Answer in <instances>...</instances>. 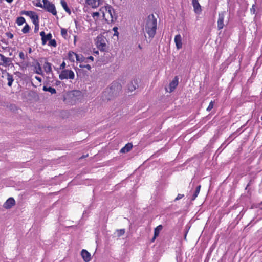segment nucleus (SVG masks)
I'll return each mask as SVG.
<instances>
[{"label": "nucleus", "mask_w": 262, "mask_h": 262, "mask_svg": "<svg viewBox=\"0 0 262 262\" xmlns=\"http://www.w3.org/2000/svg\"><path fill=\"white\" fill-rule=\"evenodd\" d=\"M157 29V19L152 14L148 16V19L146 23L145 30L150 37H153L156 33Z\"/></svg>", "instance_id": "obj_1"}, {"label": "nucleus", "mask_w": 262, "mask_h": 262, "mask_svg": "<svg viewBox=\"0 0 262 262\" xmlns=\"http://www.w3.org/2000/svg\"><path fill=\"white\" fill-rule=\"evenodd\" d=\"M105 12L103 13L104 17H110V21L113 22L114 19L116 20L117 18V15L115 12L114 9L111 6L107 5L105 7Z\"/></svg>", "instance_id": "obj_2"}, {"label": "nucleus", "mask_w": 262, "mask_h": 262, "mask_svg": "<svg viewBox=\"0 0 262 262\" xmlns=\"http://www.w3.org/2000/svg\"><path fill=\"white\" fill-rule=\"evenodd\" d=\"M43 3V8L47 11L52 13L53 15H57V11L55 5L48 0H42Z\"/></svg>", "instance_id": "obj_3"}, {"label": "nucleus", "mask_w": 262, "mask_h": 262, "mask_svg": "<svg viewBox=\"0 0 262 262\" xmlns=\"http://www.w3.org/2000/svg\"><path fill=\"white\" fill-rule=\"evenodd\" d=\"M75 77V74L71 70H63L59 74V78L61 80L63 79H73Z\"/></svg>", "instance_id": "obj_4"}, {"label": "nucleus", "mask_w": 262, "mask_h": 262, "mask_svg": "<svg viewBox=\"0 0 262 262\" xmlns=\"http://www.w3.org/2000/svg\"><path fill=\"white\" fill-rule=\"evenodd\" d=\"M96 45L97 47L102 51H106V45L104 39L102 36H97L96 38Z\"/></svg>", "instance_id": "obj_5"}, {"label": "nucleus", "mask_w": 262, "mask_h": 262, "mask_svg": "<svg viewBox=\"0 0 262 262\" xmlns=\"http://www.w3.org/2000/svg\"><path fill=\"white\" fill-rule=\"evenodd\" d=\"M103 0H85V3L93 8L98 7L103 4Z\"/></svg>", "instance_id": "obj_6"}, {"label": "nucleus", "mask_w": 262, "mask_h": 262, "mask_svg": "<svg viewBox=\"0 0 262 262\" xmlns=\"http://www.w3.org/2000/svg\"><path fill=\"white\" fill-rule=\"evenodd\" d=\"M75 55V57H76V60L78 62H85V57H84L81 54H76L74 52H69V54H68V56H69V58L70 60H71L72 58L71 57V55Z\"/></svg>", "instance_id": "obj_7"}, {"label": "nucleus", "mask_w": 262, "mask_h": 262, "mask_svg": "<svg viewBox=\"0 0 262 262\" xmlns=\"http://www.w3.org/2000/svg\"><path fill=\"white\" fill-rule=\"evenodd\" d=\"M15 204V200L13 198L11 197L9 198L8 200H7V201L5 202V203L3 205V207L6 209H10L13 206H14Z\"/></svg>", "instance_id": "obj_8"}, {"label": "nucleus", "mask_w": 262, "mask_h": 262, "mask_svg": "<svg viewBox=\"0 0 262 262\" xmlns=\"http://www.w3.org/2000/svg\"><path fill=\"white\" fill-rule=\"evenodd\" d=\"M224 13H219V18L217 20V28L219 30H221L223 28L224 24Z\"/></svg>", "instance_id": "obj_9"}, {"label": "nucleus", "mask_w": 262, "mask_h": 262, "mask_svg": "<svg viewBox=\"0 0 262 262\" xmlns=\"http://www.w3.org/2000/svg\"><path fill=\"white\" fill-rule=\"evenodd\" d=\"M81 255L85 262H89L91 260V254L85 249L81 250Z\"/></svg>", "instance_id": "obj_10"}, {"label": "nucleus", "mask_w": 262, "mask_h": 262, "mask_svg": "<svg viewBox=\"0 0 262 262\" xmlns=\"http://www.w3.org/2000/svg\"><path fill=\"white\" fill-rule=\"evenodd\" d=\"M138 87L137 79H134L128 84V90L130 92H133Z\"/></svg>", "instance_id": "obj_11"}, {"label": "nucleus", "mask_w": 262, "mask_h": 262, "mask_svg": "<svg viewBox=\"0 0 262 262\" xmlns=\"http://www.w3.org/2000/svg\"><path fill=\"white\" fill-rule=\"evenodd\" d=\"M179 78L177 76H175L172 81L169 84L170 92H171L174 90L178 84Z\"/></svg>", "instance_id": "obj_12"}, {"label": "nucleus", "mask_w": 262, "mask_h": 262, "mask_svg": "<svg viewBox=\"0 0 262 262\" xmlns=\"http://www.w3.org/2000/svg\"><path fill=\"white\" fill-rule=\"evenodd\" d=\"M192 5L195 13L200 14L202 11L201 7L198 0H192Z\"/></svg>", "instance_id": "obj_13"}, {"label": "nucleus", "mask_w": 262, "mask_h": 262, "mask_svg": "<svg viewBox=\"0 0 262 262\" xmlns=\"http://www.w3.org/2000/svg\"><path fill=\"white\" fill-rule=\"evenodd\" d=\"M174 42L178 49H180L182 47V37L180 34L175 36Z\"/></svg>", "instance_id": "obj_14"}, {"label": "nucleus", "mask_w": 262, "mask_h": 262, "mask_svg": "<svg viewBox=\"0 0 262 262\" xmlns=\"http://www.w3.org/2000/svg\"><path fill=\"white\" fill-rule=\"evenodd\" d=\"M52 64L48 62V61H46L45 62L43 68L46 72V73L48 74H49L50 73H52Z\"/></svg>", "instance_id": "obj_15"}, {"label": "nucleus", "mask_w": 262, "mask_h": 262, "mask_svg": "<svg viewBox=\"0 0 262 262\" xmlns=\"http://www.w3.org/2000/svg\"><path fill=\"white\" fill-rule=\"evenodd\" d=\"M11 62H12L11 58H8V57H6L5 56H4L3 55L2 62V63L1 65L4 66H9L10 65Z\"/></svg>", "instance_id": "obj_16"}, {"label": "nucleus", "mask_w": 262, "mask_h": 262, "mask_svg": "<svg viewBox=\"0 0 262 262\" xmlns=\"http://www.w3.org/2000/svg\"><path fill=\"white\" fill-rule=\"evenodd\" d=\"M132 147L133 145L130 143H128L127 144H126V145L124 147L121 148V149L120 150V152L122 153L127 152L131 150Z\"/></svg>", "instance_id": "obj_17"}, {"label": "nucleus", "mask_w": 262, "mask_h": 262, "mask_svg": "<svg viewBox=\"0 0 262 262\" xmlns=\"http://www.w3.org/2000/svg\"><path fill=\"white\" fill-rule=\"evenodd\" d=\"M60 3L63 7V8L64 9V10L69 14L70 15L71 14V11L70 9L68 6L67 2L64 0H61Z\"/></svg>", "instance_id": "obj_18"}, {"label": "nucleus", "mask_w": 262, "mask_h": 262, "mask_svg": "<svg viewBox=\"0 0 262 262\" xmlns=\"http://www.w3.org/2000/svg\"><path fill=\"white\" fill-rule=\"evenodd\" d=\"M52 38V35L51 33H49L46 35L43 38H41L42 40V45H45L46 44L48 41H50L51 39Z\"/></svg>", "instance_id": "obj_19"}, {"label": "nucleus", "mask_w": 262, "mask_h": 262, "mask_svg": "<svg viewBox=\"0 0 262 262\" xmlns=\"http://www.w3.org/2000/svg\"><path fill=\"white\" fill-rule=\"evenodd\" d=\"M35 72L39 75H43V72L40 64L39 62L36 63L35 67Z\"/></svg>", "instance_id": "obj_20"}, {"label": "nucleus", "mask_w": 262, "mask_h": 262, "mask_svg": "<svg viewBox=\"0 0 262 262\" xmlns=\"http://www.w3.org/2000/svg\"><path fill=\"white\" fill-rule=\"evenodd\" d=\"M42 90L45 92H49L51 93V94H54L56 93V90L54 88H52L51 86L48 87L47 86L44 85L43 86Z\"/></svg>", "instance_id": "obj_21"}, {"label": "nucleus", "mask_w": 262, "mask_h": 262, "mask_svg": "<svg viewBox=\"0 0 262 262\" xmlns=\"http://www.w3.org/2000/svg\"><path fill=\"white\" fill-rule=\"evenodd\" d=\"M163 229V226L162 225H160L158 226L156 228H155L154 230V235H155V238H157L159 235L160 232Z\"/></svg>", "instance_id": "obj_22"}, {"label": "nucleus", "mask_w": 262, "mask_h": 262, "mask_svg": "<svg viewBox=\"0 0 262 262\" xmlns=\"http://www.w3.org/2000/svg\"><path fill=\"white\" fill-rule=\"evenodd\" d=\"M7 79L8 81V85L9 86H11L12 84L13 81H14L13 76L9 73H7Z\"/></svg>", "instance_id": "obj_23"}, {"label": "nucleus", "mask_w": 262, "mask_h": 262, "mask_svg": "<svg viewBox=\"0 0 262 262\" xmlns=\"http://www.w3.org/2000/svg\"><path fill=\"white\" fill-rule=\"evenodd\" d=\"M33 23V24L39 23V17L38 15L34 12V14L30 17Z\"/></svg>", "instance_id": "obj_24"}, {"label": "nucleus", "mask_w": 262, "mask_h": 262, "mask_svg": "<svg viewBox=\"0 0 262 262\" xmlns=\"http://www.w3.org/2000/svg\"><path fill=\"white\" fill-rule=\"evenodd\" d=\"M200 189H201V185H199L196 187L195 190L194 191V193L192 194V196L191 198L192 201L196 199V198L198 196V194H199Z\"/></svg>", "instance_id": "obj_25"}, {"label": "nucleus", "mask_w": 262, "mask_h": 262, "mask_svg": "<svg viewBox=\"0 0 262 262\" xmlns=\"http://www.w3.org/2000/svg\"><path fill=\"white\" fill-rule=\"evenodd\" d=\"M34 11H25V10H24V11H21L20 12V14L21 15H26L28 16H29V17H30V16H32L33 14H34Z\"/></svg>", "instance_id": "obj_26"}, {"label": "nucleus", "mask_w": 262, "mask_h": 262, "mask_svg": "<svg viewBox=\"0 0 262 262\" xmlns=\"http://www.w3.org/2000/svg\"><path fill=\"white\" fill-rule=\"evenodd\" d=\"M25 23V19L23 17H19L17 18L16 23L18 26H21Z\"/></svg>", "instance_id": "obj_27"}, {"label": "nucleus", "mask_w": 262, "mask_h": 262, "mask_svg": "<svg viewBox=\"0 0 262 262\" xmlns=\"http://www.w3.org/2000/svg\"><path fill=\"white\" fill-rule=\"evenodd\" d=\"M61 35L64 39H67L68 36L67 30L65 28H61Z\"/></svg>", "instance_id": "obj_28"}, {"label": "nucleus", "mask_w": 262, "mask_h": 262, "mask_svg": "<svg viewBox=\"0 0 262 262\" xmlns=\"http://www.w3.org/2000/svg\"><path fill=\"white\" fill-rule=\"evenodd\" d=\"M30 27L28 24H26L23 28L21 31L23 33L26 34L29 32Z\"/></svg>", "instance_id": "obj_29"}, {"label": "nucleus", "mask_w": 262, "mask_h": 262, "mask_svg": "<svg viewBox=\"0 0 262 262\" xmlns=\"http://www.w3.org/2000/svg\"><path fill=\"white\" fill-rule=\"evenodd\" d=\"M48 45L51 47H56L57 46L56 41L55 39H52L51 38L48 43Z\"/></svg>", "instance_id": "obj_30"}, {"label": "nucleus", "mask_w": 262, "mask_h": 262, "mask_svg": "<svg viewBox=\"0 0 262 262\" xmlns=\"http://www.w3.org/2000/svg\"><path fill=\"white\" fill-rule=\"evenodd\" d=\"M231 140H230L229 139H228L226 141H225L219 148V150L221 148H224L226 147V146L231 142Z\"/></svg>", "instance_id": "obj_31"}, {"label": "nucleus", "mask_w": 262, "mask_h": 262, "mask_svg": "<svg viewBox=\"0 0 262 262\" xmlns=\"http://www.w3.org/2000/svg\"><path fill=\"white\" fill-rule=\"evenodd\" d=\"M99 15H100V13L98 12H93L92 14V16L93 17V18L95 19V21L98 20Z\"/></svg>", "instance_id": "obj_32"}, {"label": "nucleus", "mask_w": 262, "mask_h": 262, "mask_svg": "<svg viewBox=\"0 0 262 262\" xmlns=\"http://www.w3.org/2000/svg\"><path fill=\"white\" fill-rule=\"evenodd\" d=\"M117 236L118 237H120L121 236L123 235L125 233V230L123 229L117 230Z\"/></svg>", "instance_id": "obj_33"}, {"label": "nucleus", "mask_w": 262, "mask_h": 262, "mask_svg": "<svg viewBox=\"0 0 262 262\" xmlns=\"http://www.w3.org/2000/svg\"><path fill=\"white\" fill-rule=\"evenodd\" d=\"M213 106H214V101H211L208 107L207 108L206 110L208 111V112H210L213 108Z\"/></svg>", "instance_id": "obj_34"}, {"label": "nucleus", "mask_w": 262, "mask_h": 262, "mask_svg": "<svg viewBox=\"0 0 262 262\" xmlns=\"http://www.w3.org/2000/svg\"><path fill=\"white\" fill-rule=\"evenodd\" d=\"M34 5L36 7L43 8V4H41L40 0H37L35 3H34Z\"/></svg>", "instance_id": "obj_35"}, {"label": "nucleus", "mask_w": 262, "mask_h": 262, "mask_svg": "<svg viewBox=\"0 0 262 262\" xmlns=\"http://www.w3.org/2000/svg\"><path fill=\"white\" fill-rule=\"evenodd\" d=\"M79 67L81 68H86V69L90 70L91 69V66L90 64H80L79 65Z\"/></svg>", "instance_id": "obj_36"}, {"label": "nucleus", "mask_w": 262, "mask_h": 262, "mask_svg": "<svg viewBox=\"0 0 262 262\" xmlns=\"http://www.w3.org/2000/svg\"><path fill=\"white\" fill-rule=\"evenodd\" d=\"M19 57L21 60H25L27 58V55H25L23 52H20L19 54Z\"/></svg>", "instance_id": "obj_37"}, {"label": "nucleus", "mask_w": 262, "mask_h": 262, "mask_svg": "<svg viewBox=\"0 0 262 262\" xmlns=\"http://www.w3.org/2000/svg\"><path fill=\"white\" fill-rule=\"evenodd\" d=\"M250 12L252 14H255L256 12V8H255V4L252 5V8L250 9Z\"/></svg>", "instance_id": "obj_38"}, {"label": "nucleus", "mask_w": 262, "mask_h": 262, "mask_svg": "<svg viewBox=\"0 0 262 262\" xmlns=\"http://www.w3.org/2000/svg\"><path fill=\"white\" fill-rule=\"evenodd\" d=\"M35 25V28H34V32L35 33H37L38 30H39V23H37V24H34Z\"/></svg>", "instance_id": "obj_39"}, {"label": "nucleus", "mask_w": 262, "mask_h": 262, "mask_svg": "<svg viewBox=\"0 0 262 262\" xmlns=\"http://www.w3.org/2000/svg\"><path fill=\"white\" fill-rule=\"evenodd\" d=\"M113 30L114 31V36H118V34H119V33L118 32V28L117 27H114L113 28Z\"/></svg>", "instance_id": "obj_40"}, {"label": "nucleus", "mask_w": 262, "mask_h": 262, "mask_svg": "<svg viewBox=\"0 0 262 262\" xmlns=\"http://www.w3.org/2000/svg\"><path fill=\"white\" fill-rule=\"evenodd\" d=\"M184 196V194H178L177 196L175 198L174 201H178L182 199Z\"/></svg>", "instance_id": "obj_41"}, {"label": "nucleus", "mask_w": 262, "mask_h": 262, "mask_svg": "<svg viewBox=\"0 0 262 262\" xmlns=\"http://www.w3.org/2000/svg\"><path fill=\"white\" fill-rule=\"evenodd\" d=\"M91 60V61H94V57L92 56H89L87 58H85V62L87 63L88 62V60Z\"/></svg>", "instance_id": "obj_42"}, {"label": "nucleus", "mask_w": 262, "mask_h": 262, "mask_svg": "<svg viewBox=\"0 0 262 262\" xmlns=\"http://www.w3.org/2000/svg\"><path fill=\"white\" fill-rule=\"evenodd\" d=\"M66 67V63L63 61L60 66V69H63Z\"/></svg>", "instance_id": "obj_43"}, {"label": "nucleus", "mask_w": 262, "mask_h": 262, "mask_svg": "<svg viewBox=\"0 0 262 262\" xmlns=\"http://www.w3.org/2000/svg\"><path fill=\"white\" fill-rule=\"evenodd\" d=\"M40 35L41 37V38H43V37L46 35V33L44 31H41L40 32Z\"/></svg>", "instance_id": "obj_44"}, {"label": "nucleus", "mask_w": 262, "mask_h": 262, "mask_svg": "<svg viewBox=\"0 0 262 262\" xmlns=\"http://www.w3.org/2000/svg\"><path fill=\"white\" fill-rule=\"evenodd\" d=\"M176 260H177V262H179V261L182 262V258L180 256V257L177 256Z\"/></svg>", "instance_id": "obj_45"}, {"label": "nucleus", "mask_w": 262, "mask_h": 262, "mask_svg": "<svg viewBox=\"0 0 262 262\" xmlns=\"http://www.w3.org/2000/svg\"><path fill=\"white\" fill-rule=\"evenodd\" d=\"M35 79L38 80L39 82H41V80H42V79L41 77H38V76H35Z\"/></svg>", "instance_id": "obj_46"}, {"label": "nucleus", "mask_w": 262, "mask_h": 262, "mask_svg": "<svg viewBox=\"0 0 262 262\" xmlns=\"http://www.w3.org/2000/svg\"><path fill=\"white\" fill-rule=\"evenodd\" d=\"M7 36L10 38H12L13 37V35L11 33H7Z\"/></svg>", "instance_id": "obj_47"}, {"label": "nucleus", "mask_w": 262, "mask_h": 262, "mask_svg": "<svg viewBox=\"0 0 262 262\" xmlns=\"http://www.w3.org/2000/svg\"><path fill=\"white\" fill-rule=\"evenodd\" d=\"M3 55L0 54V65L2 63Z\"/></svg>", "instance_id": "obj_48"}, {"label": "nucleus", "mask_w": 262, "mask_h": 262, "mask_svg": "<svg viewBox=\"0 0 262 262\" xmlns=\"http://www.w3.org/2000/svg\"><path fill=\"white\" fill-rule=\"evenodd\" d=\"M32 50L31 48L29 47V48H28V53H32Z\"/></svg>", "instance_id": "obj_49"}, {"label": "nucleus", "mask_w": 262, "mask_h": 262, "mask_svg": "<svg viewBox=\"0 0 262 262\" xmlns=\"http://www.w3.org/2000/svg\"><path fill=\"white\" fill-rule=\"evenodd\" d=\"M6 1L9 3H11L13 0H6Z\"/></svg>", "instance_id": "obj_50"}, {"label": "nucleus", "mask_w": 262, "mask_h": 262, "mask_svg": "<svg viewBox=\"0 0 262 262\" xmlns=\"http://www.w3.org/2000/svg\"><path fill=\"white\" fill-rule=\"evenodd\" d=\"M74 56H75V55H71V58H72V59H71V60H73V61H74Z\"/></svg>", "instance_id": "obj_51"}, {"label": "nucleus", "mask_w": 262, "mask_h": 262, "mask_svg": "<svg viewBox=\"0 0 262 262\" xmlns=\"http://www.w3.org/2000/svg\"><path fill=\"white\" fill-rule=\"evenodd\" d=\"M156 238H155V235H154L153 238L151 239V242H154Z\"/></svg>", "instance_id": "obj_52"}, {"label": "nucleus", "mask_w": 262, "mask_h": 262, "mask_svg": "<svg viewBox=\"0 0 262 262\" xmlns=\"http://www.w3.org/2000/svg\"><path fill=\"white\" fill-rule=\"evenodd\" d=\"M187 233V231H186L185 234V236H184L185 239L186 238Z\"/></svg>", "instance_id": "obj_53"}, {"label": "nucleus", "mask_w": 262, "mask_h": 262, "mask_svg": "<svg viewBox=\"0 0 262 262\" xmlns=\"http://www.w3.org/2000/svg\"><path fill=\"white\" fill-rule=\"evenodd\" d=\"M249 185H250V184L249 183V184L247 185V186H246V189H247V187H248V186H249Z\"/></svg>", "instance_id": "obj_54"}, {"label": "nucleus", "mask_w": 262, "mask_h": 262, "mask_svg": "<svg viewBox=\"0 0 262 262\" xmlns=\"http://www.w3.org/2000/svg\"><path fill=\"white\" fill-rule=\"evenodd\" d=\"M113 85H112L110 86V89H112V88H113Z\"/></svg>", "instance_id": "obj_55"}, {"label": "nucleus", "mask_w": 262, "mask_h": 262, "mask_svg": "<svg viewBox=\"0 0 262 262\" xmlns=\"http://www.w3.org/2000/svg\"><path fill=\"white\" fill-rule=\"evenodd\" d=\"M95 53H96V54H98V51H96V52H95Z\"/></svg>", "instance_id": "obj_56"}, {"label": "nucleus", "mask_w": 262, "mask_h": 262, "mask_svg": "<svg viewBox=\"0 0 262 262\" xmlns=\"http://www.w3.org/2000/svg\"><path fill=\"white\" fill-rule=\"evenodd\" d=\"M60 83V81L57 82V83Z\"/></svg>", "instance_id": "obj_57"}, {"label": "nucleus", "mask_w": 262, "mask_h": 262, "mask_svg": "<svg viewBox=\"0 0 262 262\" xmlns=\"http://www.w3.org/2000/svg\"><path fill=\"white\" fill-rule=\"evenodd\" d=\"M60 83V81L57 82V83Z\"/></svg>", "instance_id": "obj_58"}, {"label": "nucleus", "mask_w": 262, "mask_h": 262, "mask_svg": "<svg viewBox=\"0 0 262 262\" xmlns=\"http://www.w3.org/2000/svg\"><path fill=\"white\" fill-rule=\"evenodd\" d=\"M179 262H181V261H179Z\"/></svg>", "instance_id": "obj_59"}]
</instances>
